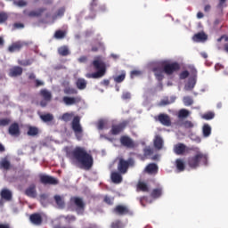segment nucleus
<instances>
[{
	"instance_id": "3",
	"label": "nucleus",
	"mask_w": 228,
	"mask_h": 228,
	"mask_svg": "<svg viewBox=\"0 0 228 228\" xmlns=\"http://www.w3.org/2000/svg\"><path fill=\"white\" fill-rule=\"evenodd\" d=\"M162 67L163 69L159 67L153 68V72L158 81H162L163 77H165L164 74L172 76V74L177 72V70L181 69V65L177 62H170L168 61H164Z\"/></svg>"
},
{
	"instance_id": "19",
	"label": "nucleus",
	"mask_w": 228,
	"mask_h": 228,
	"mask_svg": "<svg viewBox=\"0 0 228 228\" xmlns=\"http://www.w3.org/2000/svg\"><path fill=\"white\" fill-rule=\"evenodd\" d=\"M175 165L176 170H178V172H183L184 168H186L184 159H177L175 162Z\"/></svg>"
},
{
	"instance_id": "49",
	"label": "nucleus",
	"mask_w": 228,
	"mask_h": 228,
	"mask_svg": "<svg viewBox=\"0 0 228 228\" xmlns=\"http://www.w3.org/2000/svg\"><path fill=\"white\" fill-rule=\"evenodd\" d=\"M61 218H65L67 224H72V222H76V216H61Z\"/></svg>"
},
{
	"instance_id": "6",
	"label": "nucleus",
	"mask_w": 228,
	"mask_h": 228,
	"mask_svg": "<svg viewBox=\"0 0 228 228\" xmlns=\"http://www.w3.org/2000/svg\"><path fill=\"white\" fill-rule=\"evenodd\" d=\"M195 85H197V69L192 68L191 76L189 77L187 83L185 84L184 90L190 92L195 88Z\"/></svg>"
},
{
	"instance_id": "26",
	"label": "nucleus",
	"mask_w": 228,
	"mask_h": 228,
	"mask_svg": "<svg viewBox=\"0 0 228 228\" xmlns=\"http://www.w3.org/2000/svg\"><path fill=\"white\" fill-rule=\"evenodd\" d=\"M203 138H209L211 136V126L205 124L202 127Z\"/></svg>"
},
{
	"instance_id": "25",
	"label": "nucleus",
	"mask_w": 228,
	"mask_h": 228,
	"mask_svg": "<svg viewBox=\"0 0 228 228\" xmlns=\"http://www.w3.org/2000/svg\"><path fill=\"white\" fill-rule=\"evenodd\" d=\"M114 211L118 215H127L129 209L126 206L118 205V207H116V209H114Z\"/></svg>"
},
{
	"instance_id": "10",
	"label": "nucleus",
	"mask_w": 228,
	"mask_h": 228,
	"mask_svg": "<svg viewBox=\"0 0 228 228\" xmlns=\"http://www.w3.org/2000/svg\"><path fill=\"white\" fill-rule=\"evenodd\" d=\"M120 143L128 149H133V147H134V142H133V139L126 135L120 138Z\"/></svg>"
},
{
	"instance_id": "2",
	"label": "nucleus",
	"mask_w": 228,
	"mask_h": 228,
	"mask_svg": "<svg viewBox=\"0 0 228 228\" xmlns=\"http://www.w3.org/2000/svg\"><path fill=\"white\" fill-rule=\"evenodd\" d=\"M72 158L81 165L82 168H86V170H89V168H92V165H94V158L86 152L85 148H75L72 151Z\"/></svg>"
},
{
	"instance_id": "35",
	"label": "nucleus",
	"mask_w": 228,
	"mask_h": 228,
	"mask_svg": "<svg viewBox=\"0 0 228 228\" xmlns=\"http://www.w3.org/2000/svg\"><path fill=\"white\" fill-rule=\"evenodd\" d=\"M161 195H163V189H161V188L155 189L151 192V197L153 199H159V197H161Z\"/></svg>"
},
{
	"instance_id": "64",
	"label": "nucleus",
	"mask_w": 228,
	"mask_h": 228,
	"mask_svg": "<svg viewBox=\"0 0 228 228\" xmlns=\"http://www.w3.org/2000/svg\"><path fill=\"white\" fill-rule=\"evenodd\" d=\"M222 40H224V42H228V37L225 36L221 37L217 41L222 42Z\"/></svg>"
},
{
	"instance_id": "17",
	"label": "nucleus",
	"mask_w": 228,
	"mask_h": 228,
	"mask_svg": "<svg viewBox=\"0 0 228 228\" xmlns=\"http://www.w3.org/2000/svg\"><path fill=\"white\" fill-rule=\"evenodd\" d=\"M193 42H206L208 40V36L204 32H200L195 34L192 37Z\"/></svg>"
},
{
	"instance_id": "28",
	"label": "nucleus",
	"mask_w": 228,
	"mask_h": 228,
	"mask_svg": "<svg viewBox=\"0 0 228 228\" xmlns=\"http://www.w3.org/2000/svg\"><path fill=\"white\" fill-rule=\"evenodd\" d=\"M39 117L41 120L45 123L53 122V120H54V116H53L51 113L40 114Z\"/></svg>"
},
{
	"instance_id": "22",
	"label": "nucleus",
	"mask_w": 228,
	"mask_h": 228,
	"mask_svg": "<svg viewBox=\"0 0 228 228\" xmlns=\"http://www.w3.org/2000/svg\"><path fill=\"white\" fill-rule=\"evenodd\" d=\"M174 151L175 154L181 155L183 152H186V145H184L183 143H178L175 145Z\"/></svg>"
},
{
	"instance_id": "41",
	"label": "nucleus",
	"mask_w": 228,
	"mask_h": 228,
	"mask_svg": "<svg viewBox=\"0 0 228 228\" xmlns=\"http://www.w3.org/2000/svg\"><path fill=\"white\" fill-rule=\"evenodd\" d=\"M28 136H37L38 134V128L35 126H30L28 131Z\"/></svg>"
},
{
	"instance_id": "12",
	"label": "nucleus",
	"mask_w": 228,
	"mask_h": 228,
	"mask_svg": "<svg viewBox=\"0 0 228 228\" xmlns=\"http://www.w3.org/2000/svg\"><path fill=\"white\" fill-rule=\"evenodd\" d=\"M40 181L43 184H58V179L50 175H42Z\"/></svg>"
},
{
	"instance_id": "54",
	"label": "nucleus",
	"mask_w": 228,
	"mask_h": 228,
	"mask_svg": "<svg viewBox=\"0 0 228 228\" xmlns=\"http://www.w3.org/2000/svg\"><path fill=\"white\" fill-rule=\"evenodd\" d=\"M122 99H123V101H127V100L131 99V93L124 92L122 94Z\"/></svg>"
},
{
	"instance_id": "33",
	"label": "nucleus",
	"mask_w": 228,
	"mask_h": 228,
	"mask_svg": "<svg viewBox=\"0 0 228 228\" xmlns=\"http://www.w3.org/2000/svg\"><path fill=\"white\" fill-rule=\"evenodd\" d=\"M172 102H175V96H171L170 100H168V98H165L163 99L160 102H159V106H167L168 104H172Z\"/></svg>"
},
{
	"instance_id": "62",
	"label": "nucleus",
	"mask_w": 228,
	"mask_h": 228,
	"mask_svg": "<svg viewBox=\"0 0 228 228\" xmlns=\"http://www.w3.org/2000/svg\"><path fill=\"white\" fill-rule=\"evenodd\" d=\"M14 28H16V29H22V28H24V24H22V23H15L14 24Z\"/></svg>"
},
{
	"instance_id": "46",
	"label": "nucleus",
	"mask_w": 228,
	"mask_h": 228,
	"mask_svg": "<svg viewBox=\"0 0 228 228\" xmlns=\"http://www.w3.org/2000/svg\"><path fill=\"white\" fill-rule=\"evenodd\" d=\"M183 101L184 106H191V104H193V99H191V97L190 96L183 97Z\"/></svg>"
},
{
	"instance_id": "20",
	"label": "nucleus",
	"mask_w": 228,
	"mask_h": 228,
	"mask_svg": "<svg viewBox=\"0 0 228 228\" xmlns=\"http://www.w3.org/2000/svg\"><path fill=\"white\" fill-rule=\"evenodd\" d=\"M65 15V7H61L57 10L56 13L52 17L53 20L50 21L51 24L54 22L57 19H61V17Z\"/></svg>"
},
{
	"instance_id": "43",
	"label": "nucleus",
	"mask_w": 228,
	"mask_h": 228,
	"mask_svg": "<svg viewBox=\"0 0 228 228\" xmlns=\"http://www.w3.org/2000/svg\"><path fill=\"white\" fill-rule=\"evenodd\" d=\"M201 118H204V120H213L215 118V113L214 112H208L201 116Z\"/></svg>"
},
{
	"instance_id": "23",
	"label": "nucleus",
	"mask_w": 228,
	"mask_h": 228,
	"mask_svg": "<svg viewBox=\"0 0 228 228\" xmlns=\"http://www.w3.org/2000/svg\"><path fill=\"white\" fill-rule=\"evenodd\" d=\"M159 120L163 126H170V117L167 114H160L159 116Z\"/></svg>"
},
{
	"instance_id": "60",
	"label": "nucleus",
	"mask_w": 228,
	"mask_h": 228,
	"mask_svg": "<svg viewBox=\"0 0 228 228\" xmlns=\"http://www.w3.org/2000/svg\"><path fill=\"white\" fill-rule=\"evenodd\" d=\"M47 194H41L40 195V202H41V204H44V202L45 201V200H47Z\"/></svg>"
},
{
	"instance_id": "34",
	"label": "nucleus",
	"mask_w": 228,
	"mask_h": 228,
	"mask_svg": "<svg viewBox=\"0 0 228 228\" xmlns=\"http://www.w3.org/2000/svg\"><path fill=\"white\" fill-rule=\"evenodd\" d=\"M137 190L140 191H149V186L147 183H145V182L139 181Z\"/></svg>"
},
{
	"instance_id": "56",
	"label": "nucleus",
	"mask_w": 228,
	"mask_h": 228,
	"mask_svg": "<svg viewBox=\"0 0 228 228\" xmlns=\"http://www.w3.org/2000/svg\"><path fill=\"white\" fill-rule=\"evenodd\" d=\"M14 4H16V6H26L27 3L24 0H20L14 2Z\"/></svg>"
},
{
	"instance_id": "1",
	"label": "nucleus",
	"mask_w": 228,
	"mask_h": 228,
	"mask_svg": "<svg viewBox=\"0 0 228 228\" xmlns=\"http://www.w3.org/2000/svg\"><path fill=\"white\" fill-rule=\"evenodd\" d=\"M195 151L193 156L189 157L187 165L190 168H199V167H208L209 165V156L208 153L200 151V148H191Z\"/></svg>"
},
{
	"instance_id": "13",
	"label": "nucleus",
	"mask_w": 228,
	"mask_h": 228,
	"mask_svg": "<svg viewBox=\"0 0 228 228\" xmlns=\"http://www.w3.org/2000/svg\"><path fill=\"white\" fill-rule=\"evenodd\" d=\"M62 101L66 106H73V104H77L81 100L79 97L64 96Z\"/></svg>"
},
{
	"instance_id": "39",
	"label": "nucleus",
	"mask_w": 228,
	"mask_h": 228,
	"mask_svg": "<svg viewBox=\"0 0 228 228\" xmlns=\"http://www.w3.org/2000/svg\"><path fill=\"white\" fill-rule=\"evenodd\" d=\"M44 12L43 9H38L37 11H31L30 12H28V17H40V15H42V13Z\"/></svg>"
},
{
	"instance_id": "38",
	"label": "nucleus",
	"mask_w": 228,
	"mask_h": 228,
	"mask_svg": "<svg viewBox=\"0 0 228 228\" xmlns=\"http://www.w3.org/2000/svg\"><path fill=\"white\" fill-rule=\"evenodd\" d=\"M0 168H3L4 170H8L10 168V161L6 159H3L0 161Z\"/></svg>"
},
{
	"instance_id": "47",
	"label": "nucleus",
	"mask_w": 228,
	"mask_h": 228,
	"mask_svg": "<svg viewBox=\"0 0 228 228\" xmlns=\"http://www.w3.org/2000/svg\"><path fill=\"white\" fill-rule=\"evenodd\" d=\"M66 32L63 30H57L54 34V37L57 39L65 38Z\"/></svg>"
},
{
	"instance_id": "52",
	"label": "nucleus",
	"mask_w": 228,
	"mask_h": 228,
	"mask_svg": "<svg viewBox=\"0 0 228 228\" xmlns=\"http://www.w3.org/2000/svg\"><path fill=\"white\" fill-rule=\"evenodd\" d=\"M111 228H124V224H122L120 221H116L112 223Z\"/></svg>"
},
{
	"instance_id": "24",
	"label": "nucleus",
	"mask_w": 228,
	"mask_h": 228,
	"mask_svg": "<svg viewBox=\"0 0 228 228\" xmlns=\"http://www.w3.org/2000/svg\"><path fill=\"white\" fill-rule=\"evenodd\" d=\"M145 172L148 174H158V165L155 163L149 164L145 168Z\"/></svg>"
},
{
	"instance_id": "4",
	"label": "nucleus",
	"mask_w": 228,
	"mask_h": 228,
	"mask_svg": "<svg viewBox=\"0 0 228 228\" xmlns=\"http://www.w3.org/2000/svg\"><path fill=\"white\" fill-rule=\"evenodd\" d=\"M93 65L98 71L86 74V77L89 79H99L100 77H102L104 74H106V63H104V58L102 56L95 57L94 61H93Z\"/></svg>"
},
{
	"instance_id": "21",
	"label": "nucleus",
	"mask_w": 228,
	"mask_h": 228,
	"mask_svg": "<svg viewBox=\"0 0 228 228\" xmlns=\"http://www.w3.org/2000/svg\"><path fill=\"white\" fill-rule=\"evenodd\" d=\"M20 74H22V68L20 67H13L9 72L11 77H17V76H20Z\"/></svg>"
},
{
	"instance_id": "7",
	"label": "nucleus",
	"mask_w": 228,
	"mask_h": 228,
	"mask_svg": "<svg viewBox=\"0 0 228 228\" xmlns=\"http://www.w3.org/2000/svg\"><path fill=\"white\" fill-rule=\"evenodd\" d=\"M40 95L43 97V100L40 102V106H42V108H45V106L51 102L53 94H51V92L47 89H42L40 91Z\"/></svg>"
},
{
	"instance_id": "61",
	"label": "nucleus",
	"mask_w": 228,
	"mask_h": 228,
	"mask_svg": "<svg viewBox=\"0 0 228 228\" xmlns=\"http://www.w3.org/2000/svg\"><path fill=\"white\" fill-rule=\"evenodd\" d=\"M94 6H97V0H93L92 3H91V12H94Z\"/></svg>"
},
{
	"instance_id": "63",
	"label": "nucleus",
	"mask_w": 228,
	"mask_h": 228,
	"mask_svg": "<svg viewBox=\"0 0 228 228\" xmlns=\"http://www.w3.org/2000/svg\"><path fill=\"white\" fill-rule=\"evenodd\" d=\"M36 86H44V81L37 79L36 80Z\"/></svg>"
},
{
	"instance_id": "37",
	"label": "nucleus",
	"mask_w": 228,
	"mask_h": 228,
	"mask_svg": "<svg viewBox=\"0 0 228 228\" xmlns=\"http://www.w3.org/2000/svg\"><path fill=\"white\" fill-rule=\"evenodd\" d=\"M191 114V112L186 109H182L178 112V118H186Z\"/></svg>"
},
{
	"instance_id": "53",
	"label": "nucleus",
	"mask_w": 228,
	"mask_h": 228,
	"mask_svg": "<svg viewBox=\"0 0 228 228\" xmlns=\"http://www.w3.org/2000/svg\"><path fill=\"white\" fill-rule=\"evenodd\" d=\"M188 76H190V72H188V70H183L180 73L179 78L180 79H186V77H188Z\"/></svg>"
},
{
	"instance_id": "36",
	"label": "nucleus",
	"mask_w": 228,
	"mask_h": 228,
	"mask_svg": "<svg viewBox=\"0 0 228 228\" xmlns=\"http://www.w3.org/2000/svg\"><path fill=\"white\" fill-rule=\"evenodd\" d=\"M64 94H66L67 95H74L77 94V91L76 90V88L68 86L64 88Z\"/></svg>"
},
{
	"instance_id": "44",
	"label": "nucleus",
	"mask_w": 228,
	"mask_h": 228,
	"mask_svg": "<svg viewBox=\"0 0 228 228\" xmlns=\"http://www.w3.org/2000/svg\"><path fill=\"white\" fill-rule=\"evenodd\" d=\"M190 139L191 140V142H195V143H200L202 142V139L200 138V136L195 134H191Z\"/></svg>"
},
{
	"instance_id": "51",
	"label": "nucleus",
	"mask_w": 228,
	"mask_h": 228,
	"mask_svg": "<svg viewBox=\"0 0 228 228\" xmlns=\"http://www.w3.org/2000/svg\"><path fill=\"white\" fill-rule=\"evenodd\" d=\"M183 127L186 129H191V127H195V124L191 121H185L183 122Z\"/></svg>"
},
{
	"instance_id": "29",
	"label": "nucleus",
	"mask_w": 228,
	"mask_h": 228,
	"mask_svg": "<svg viewBox=\"0 0 228 228\" xmlns=\"http://www.w3.org/2000/svg\"><path fill=\"white\" fill-rule=\"evenodd\" d=\"M1 197L2 199H4V200H12V191L8 189L2 190Z\"/></svg>"
},
{
	"instance_id": "48",
	"label": "nucleus",
	"mask_w": 228,
	"mask_h": 228,
	"mask_svg": "<svg viewBox=\"0 0 228 228\" xmlns=\"http://www.w3.org/2000/svg\"><path fill=\"white\" fill-rule=\"evenodd\" d=\"M124 79H126V73L123 72L121 75L114 77V81L116 83H122V81H124Z\"/></svg>"
},
{
	"instance_id": "27",
	"label": "nucleus",
	"mask_w": 228,
	"mask_h": 228,
	"mask_svg": "<svg viewBox=\"0 0 228 228\" xmlns=\"http://www.w3.org/2000/svg\"><path fill=\"white\" fill-rule=\"evenodd\" d=\"M111 181L116 184H119V183H122V175L118 172H113L111 173Z\"/></svg>"
},
{
	"instance_id": "55",
	"label": "nucleus",
	"mask_w": 228,
	"mask_h": 228,
	"mask_svg": "<svg viewBox=\"0 0 228 228\" xmlns=\"http://www.w3.org/2000/svg\"><path fill=\"white\" fill-rule=\"evenodd\" d=\"M138 76H142V71L140 70H133L131 71V77L133 79V77H136Z\"/></svg>"
},
{
	"instance_id": "32",
	"label": "nucleus",
	"mask_w": 228,
	"mask_h": 228,
	"mask_svg": "<svg viewBox=\"0 0 228 228\" xmlns=\"http://www.w3.org/2000/svg\"><path fill=\"white\" fill-rule=\"evenodd\" d=\"M154 147L159 150L163 148V139L159 135L155 137Z\"/></svg>"
},
{
	"instance_id": "45",
	"label": "nucleus",
	"mask_w": 228,
	"mask_h": 228,
	"mask_svg": "<svg viewBox=\"0 0 228 228\" xmlns=\"http://www.w3.org/2000/svg\"><path fill=\"white\" fill-rule=\"evenodd\" d=\"M106 126H108V120L102 119L98 122L97 128L102 130L106 127Z\"/></svg>"
},
{
	"instance_id": "40",
	"label": "nucleus",
	"mask_w": 228,
	"mask_h": 228,
	"mask_svg": "<svg viewBox=\"0 0 228 228\" xmlns=\"http://www.w3.org/2000/svg\"><path fill=\"white\" fill-rule=\"evenodd\" d=\"M58 53L61 56H67L69 55V48L67 46H61L58 49Z\"/></svg>"
},
{
	"instance_id": "11",
	"label": "nucleus",
	"mask_w": 228,
	"mask_h": 228,
	"mask_svg": "<svg viewBox=\"0 0 228 228\" xmlns=\"http://www.w3.org/2000/svg\"><path fill=\"white\" fill-rule=\"evenodd\" d=\"M26 45V43L22 41H18L16 43H13L12 45L9 46L8 51L9 53H17V51H20L22 47Z\"/></svg>"
},
{
	"instance_id": "8",
	"label": "nucleus",
	"mask_w": 228,
	"mask_h": 228,
	"mask_svg": "<svg viewBox=\"0 0 228 228\" xmlns=\"http://www.w3.org/2000/svg\"><path fill=\"white\" fill-rule=\"evenodd\" d=\"M70 201L75 204L76 206V211L77 215H83V211H85V202H83V199L74 197L71 198Z\"/></svg>"
},
{
	"instance_id": "58",
	"label": "nucleus",
	"mask_w": 228,
	"mask_h": 228,
	"mask_svg": "<svg viewBox=\"0 0 228 228\" xmlns=\"http://www.w3.org/2000/svg\"><path fill=\"white\" fill-rule=\"evenodd\" d=\"M8 124H10V119L8 118L0 119V126H8Z\"/></svg>"
},
{
	"instance_id": "18",
	"label": "nucleus",
	"mask_w": 228,
	"mask_h": 228,
	"mask_svg": "<svg viewBox=\"0 0 228 228\" xmlns=\"http://www.w3.org/2000/svg\"><path fill=\"white\" fill-rule=\"evenodd\" d=\"M30 222L34 224V225H40V224H42V216H40V214L31 215Z\"/></svg>"
},
{
	"instance_id": "42",
	"label": "nucleus",
	"mask_w": 228,
	"mask_h": 228,
	"mask_svg": "<svg viewBox=\"0 0 228 228\" xmlns=\"http://www.w3.org/2000/svg\"><path fill=\"white\" fill-rule=\"evenodd\" d=\"M55 199V202L57 204V206H59V208H63V206H65V202L63 201V200L61 199V196H54Z\"/></svg>"
},
{
	"instance_id": "14",
	"label": "nucleus",
	"mask_w": 228,
	"mask_h": 228,
	"mask_svg": "<svg viewBox=\"0 0 228 228\" xmlns=\"http://www.w3.org/2000/svg\"><path fill=\"white\" fill-rule=\"evenodd\" d=\"M9 134H11V136H19L20 134V129L19 128V124L14 123L10 126Z\"/></svg>"
},
{
	"instance_id": "50",
	"label": "nucleus",
	"mask_w": 228,
	"mask_h": 228,
	"mask_svg": "<svg viewBox=\"0 0 228 228\" xmlns=\"http://www.w3.org/2000/svg\"><path fill=\"white\" fill-rule=\"evenodd\" d=\"M8 20V14L6 12H0V24Z\"/></svg>"
},
{
	"instance_id": "59",
	"label": "nucleus",
	"mask_w": 228,
	"mask_h": 228,
	"mask_svg": "<svg viewBox=\"0 0 228 228\" xmlns=\"http://www.w3.org/2000/svg\"><path fill=\"white\" fill-rule=\"evenodd\" d=\"M104 202H106V204L111 205V204H113V198H110L108 196H105Z\"/></svg>"
},
{
	"instance_id": "9",
	"label": "nucleus",
	"mask_w": 228,
	"mask_h": 228,
	"mask_svg": "<svg viewBox=\"0 0 228 228\" xmlns=\"http://www.w3.org/2000/svg\"><path fill=\"white\" fill-rule=\"evenodd\" d=\"M129 165H133V159L124 160L123 159H120L118 166V172H120V174H126L127 168H129Z\"/></svg>"
},
{
	"instance_id": "57",
	"label": "nucleus",
	"mask_w": 228,
	"mask_h": 228,
	"mask_svg": "<svg viewBox=\"0 0 228 228\" xmlns=\"http://www.w3.org/2000/svg\"><path fill=\"white\" fill-rule=\"evenodd\" d=\"M152 154V149L147 147L144 149V156H151Z\"/></svg>"
},
{
	"instance_id": "15",
	"label": "nucleus",
	"mask_w": 228,
	"mask_h": 228,
	"mask_svg": "<svg viewBox=\"0 0 228 228\" xmlns=\"http://www.w3.org/2000/svg\"><path fill=\"white\" fill-rule=\"evenodd\" d=\"M25 194L27 197H30L31 199H35L37 197V186L35 184H31L28 188L26 189Z\"/></svg>"
},
{
	"instance_id": "30",
	"label": "nucleus",
	"mask_w": 228,
	"mask_h": 228,
	"mask_svg": "<svg viewBox=\"0 0 228 228\" xmlns=\"http://www.w3.org/2000/svg\"><path fill=\"white\" fill-rule=\"evenodd\" d=\"M72 118H74V112H66L60 118L63 122H70Z\"/></svg>"
},
{
	"instance_id": "31",
	"label": "nucleus",
	"mask_w": 228,
	"mask_h": 228,
	"mask_svg": "<svg viewBox=\"0 0 228 228\" xmlns=\"http://www.w3.org/2000/svg\"><path fill=\"white\" fill-rule=\"evenodd\" d=\"M76 85L78 90H85V88H86V80H85V78H78Z\"/></svg>"
},
{
	"instance_id": "5",
	"label": "nucleus",
	"mask_w": 228,
	"mask_h": 228,
	"mask_svg": "<svg viewBox=\"0 0 228 228\" xmlns=\"http://www.w3.org/2000/svg\"><path fill=\"white\" fill-rule=\"evenodd\" d=\"M80 120L81 118L78 116H77L73 118L72 121V129L77 140L83 138V128L81 127V124H79Z\"/></svg>"
},
{
	"instance_id": "16",
	"label": "nucleus",
	"mask_w": 228,
	"mask_h": 228,
	"mask_svg": "<svg viewBox=\"0 0 228 228\" xmlns=\"http://www.w3.org/2000/svg\"><path fill=\"white\" fill-rule=\"evenodd\" d=\"M126 126H127V123L126 121L120 123L118 126H112V134H118V133H122L124 129L126 128Z\"/></svg>"
}]
</instances>
